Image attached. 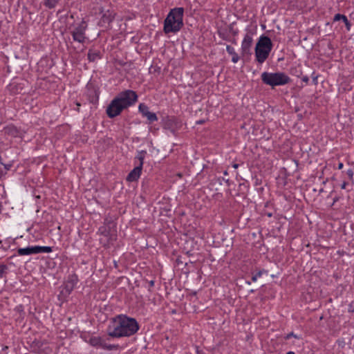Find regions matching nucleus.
<instances>
[{"label":"nucleus","mask_w":354,"mask_h":354,"mask_svg":"<svg viewBox=\"0 0 354 354\" xmlns=\"http://www.w3.org/2000/svg\"><path fill=\"white\" fill-rule=\"evenodd\" d=\"M138 329L139 325L134 318L119 315L111 319L107 328V334L115 338L129 337L136 333Z\"/></svg>","instance_id":"f257e3e1"},{"label":"nucleus","mask_w":354,"mask_h":354,"mask_svg":"<svg viewBox=\"0 0 354 354\" xmlns=\"http://www.w3.org/2000/svg\"><path fill=\"white\" fill-rule=\"evenodd\" d=\"M138 100V95L132 90L120 92L108 105L106 113L109 118L119 115L124 109L133 105Z\"/></svg>","instance_id":"f03ea898"},{"label":"nucleus","mask_w":354,"mask_h":354,"mask_svg":"<svg viewBox=\"0 0 354 354\" xmlns=\"http://www.w3.org/2000/svg\"><path fill=\"white\" fill-rule=\"evenodd\" d=\"M183 8L171 9L164 20L163 31L165 34L176 33L183 26Z\"/></svg>","instance_id":"7ed1b4c3"},{"label":"nucleus","mask_w":354,"mask_h":354,"mask_svg":"<svg viewBox=\"0 0 354 354\" xmlns=\"http://www.w3.org/2000/svg\"><path fill=\"white\" fill-rule=\"evenodd\" d=\"M272 49V43L271 39L267 36H261L255 47L257 62L263 64L268 59Z\"/></svg>","instance_id":"20e7f679"},{"label":"nucleus","mask_w":354,"mask_h":354,"mask_svg":"<svg viewBox=\"0 0 354 354\" xmlns=\"http://www.w3.org/2000/svg\"><path fill=\"white\" fill-rule=\"evenodd\" d=\"M261 77L264 84L270 86L272 88L277 86H283L290 82V78L282 72H263Z\"/></svg>","instance_id":"39448f33"},{"label":"nucleus","mask_w":354,"mask_h":354,"mask_svg":"<svg viewBox=\"0 0 354 354\" xmlns=\"http://www.w3.org/2000/svg\"><path fill=\"white\" fill-rule=\"evenodd\" d=\"M98 233L104 236V239H100V243L104 247L109 248L116 239L115 224L111 221L105 222L102 226L100 227Z\"/></svg>","instance_id":"423d86ee"},{"label":"nucleus","mask_w":354,"mask_h":354,"mask_svg":"<svg viewBox=\"0 0 354 354\" xmlns=\"http://www.w3.org/2000/svg\"><path fill=\"white\" fill-rule=\"evenodd\" d=\"M86 29L87 24L84 20H82L73 30H71L73 39L78 43L84 44L87 39L86 36Z\"/></svg>","instance_id":"0eeeda50"},{"label":"nucleus","mask_w":354,"mask_h":354,"mask_svg":"<svg viewBox=\"0 0 354 354\" xmlns=\"http://www.w3.org/2000/svg\"><path fill=\"white\" fill-rule=\"evenodd\" d=\"M253 39L251 33H247L241 43V51L243 55H251V47L252 45Z\"/></svg>","instance_id":"6e6552de"},{"label":"nucleus","mask_w":354,"mask_h":354,"mask_svg":"<svg viewBox=\"0 0 354 354\" xmlns=\"http://www.w3.org/2000/svg\"><path fill=\"white\" fill-rule=\"evenodd\" d=\"M138 110L143 117H145L149 120V123H152L158 120V117L155 113L150 112L149 107L144 103L140 104Z\"/></svg>","instance_id":"1a4fd4ad"},{"label":"nucleus","mask_w":354,"mask_h":354,"mask_svg":"<svg viewBox=\"0 0 354 354\" xmlns=\"http://www.w3.org/2000/svg\"><path fill=\"white\" fill-rule=\"evenodd\" d=\"M142 167L141 165H137L127 176V180L129 182L136 181L140 176Z\"/></svg>","instance_id":"9d476101"},{"label":"nucleus","mask_w":354,"mask_h":354,"mask_svg":"<svg viewBox=\"0 0 354 354\" xmlns=\"http://www.w3.org/2000/svg\"><path fill=\"white\" fill-rule=\"evenodd\" d=\"M17 254L19 256H26L37 254L36 245L29 246L24 248L17 249Z\"/></svg>","instance_id":"9b49d317"},{"label":"nucleus","mask_w":354,"mask_h":354,"mask_svg":"<svg viewBox=\"0 0 354 354\" xmlns=\"http://www.w3.org/2000/svg\"><path fill=\"white\" fill-rule=\"evenodd\" d=\"M115 15V14L113 11H111L109 10L105 11L101 19L102 23L109 24L114 19Z\"/></svg>","instance_id":"f8f14e48"},{"label":"nucleus","mask_w":354,"mask_h":354,"mask_svg":"<svg viewBox=\"0 0 354 354\" xmlns=\"http://www.w3.org/2000/svg\"><path fill=\"white\" fill-rule=\"evenodd\" d=\"M104 341L100 337L93 336L88 340V343L93 347L102 348Z\"/></svg>","instance_id":"ddd939ff"},{"label":"nucleus","mask_w":354,"mask_h":354,"mask_svg":"<svg viewBox=\"0 0 354 354\" xmlns=\"http://www.w3.org/2000/svg\"><path fill=\"white\" fill-rule=\"evenodd\" d=\"M87 57L89 62H95L102 57L100 50L93 49H89Z\"/></svg>","instance_id":"4468645a"},{"label":"nucleus","mask_w":354,"mask_h":354,"mask_svg":"<svg viewBox=\"0 0 354 354\" xmlns=\"http://www.w3.org/2000/svg\"><path fill=\"white\" fill-rule=\"evenodd\" d=\"M36 250H37V254L43 253V252L49 253L53 251V249L50 246L36 245Z\"/></svg>","instance_id":"2eb2a0df"},{"label":"nucleus","mask_w":354,"mask_h":354,"mask_svg":"<svg viewBox=\"0 0 354 354\" xmlns=\"http://www.w3.org/2000/svg\"><path fill=\"white\" fill-rule=\"evenodd\" d=\"M60 0H44V5L49 8H54Z\"/></svg>","instance_id":"dca6fc26"},{"label":"nucleus","mask_w":354,"mask_h":354,"mask_svg":"<svg viewBox=\"0 0 354 354\" xmlns=\"http://www.w3.org/2000/svg\"><path fill=\"white\" fill-rule=\"evenodd\" d=\"M146 153V151H141L138 153L136 157V159H138L139 160V164L138 165H141V167H142L143 166L144 159Z\"/></svg>","instance_id":"f3484780"},{"label":"nucleus","mask_w":354,"mask_h":354,"mask_svg":"<svg viewBox=\"0 0 354 354\" xmlns=\"http://www.w3.org/2000/svg\"><path fill=\"white\" fill-rule=\"evenodd\" d=\"M120 348L118 344H108L104 341L102 344V349L107 351L118 350Z\"/></svg>","instance_id":"a211bd4d"},{"label":"nucleus","mask_w":354,"mask_h":354,"mask_svg":"<svg viewBox=\"0 0 354 354\" xmlns=\"http://www.w3.org/2000/svg\"><path fill=\"white\" fill-rule=\"evenodd\" d=\"M340 19H342L346 26L349 24L347 17L345 15L341 14H336L334 17L333 21H337Z\"/></svg>","instance_id":"6ab92c4d"},{"label":"nucleus","mask_w":354,"mask_h":354,"mask_svg":"<svg viewBox=\"0 0 354 354\" xmlns=\"http://www.w3.org/2000/svg\"><path fill=\"white\" fill-rule=\"evenodd\" d=\"M5 132L9 134H15L17 133V130L13 127H7L5 128Z\"/></svg>","instance_id":"aec40b11"},{"label":"nucleus","mask_w":354,"mask_h":354,"mask_svg":"<svg viewBox=\"0 0 354 354\" xmlns=\"http://www.w3.org/2000/svg\"><path fill=\"white\" fill-rule=\"evenodd\" d=\"M226 50H227V52L230 55H234L235 53H236L235 52L234 48L232 46H230V45H227V46H226Z\"/></svg>","instance_id":"412c9836"},{"label":"nucleus","mask_w":354,"mask_h":354,"mask_svg":"<svg viewBox=\"0 0 354 354\" xmlns=\"http://www.w3.org/2000/svg\"><path fill=\"white\" fill-rule=\"evenodd\" d=\"M268 273V271L264 270V269H262V270H259L257 273H255V275L259 278L261 277L263 274H267Z\"/></svg>","instance_id":"4be33fe9"},{"label":"nucleus","mask_w":354,"mask_h":354,"mask_svg":"<svg viewBox=\"0 0 354 354\" xmlns=\"http://www.w3.org/2000/svg\"><path fill=\"white\" fill-rule=\"evenodd\" d=\"M8 269L7 266L6 265H0V274L2 276Z\"/></svg>","instance_id":"5701e85b"},{"label":"nucleus","mask_w":354,"mask_h":354,"mask_svg":"<svg viewBox=\"0 0 354 354\" xmlns=\"http://www.w3.org/2000/svg\"><path fill=\"white\" fill-rule=\"evenodd\" d=\"M232 62L233 63H236L239 60V57L237 53H235L234 55H232Z\"/></svg>","instance_id":"b1692460"},{"label":"nucleus","mask_w":354,"mask_h":354,"mask_svg":"<svg viewBox=\"0 0 354 354\" xmlns=\"http://www.w3.org/2000/svg\"><path fill=\"white\" fill-rule=\"evenodd\" d=\"M292 337H294L295 338H299V337L297 335H295L293 332H291L286 335V336L285 337V339H289Z\"/></svg>","instance_id":"393cba45"},{"label":"nucleus","mask_w":354,"mask_h":354,"mask_svg":"<svg viewBox=\"0 0 354 354\" xmlns=\"http://www.w3.org/2000/svg\"><path fill=\"white\" fill-rule=\"evenodd\" d=\"M346 174L348 175V178H349L350 179H353V170H352L351 169H348V170L346 171Z\"/></svg>","instance_id":"a878e982"},{"label":"nucleus","mask_w":354,"mask_h":354,"mask_svg":"<svg viewBox=\"0 0 354 354\" xmlns=\"http://www.w3.org/2000/svg\"><path fill=\"white\" fill-rule=\"evenodd\" d=\"M301 80H302V81H303L304 82H305L306 84H308V82H309V78H308V77L307 75L303 76V77H301Z\"/></svg>","instance_id":"bb28decb"},{"label":"nucleus","mask_w":354,"mask_h":354,"mask_svg":"<svg viewBox=\"0 0 354 354\" xmlns=\"http://www.w3.org/2000/svg\"><path fill=\"white\" fill-rule=\"evenodd\" d=\"M346 185H347V183H346V182H345V181H344V182L342 183V184L341 185V188H342V189H345V188H346Z\"/></svg>","instance_id":"cd10ccee"},{"label":"nucleus","mask_w":354,"mask_h":354,"mask_svg":"<svg viewBox=\"0 0 354 354\" xmlns=\"http://www.w3.org/2000/svg\"><path fill=\"white\" fill-rule=\"evenodd\" d=\"M154 281L151 280L149 282V287L152 288L154 286Z\"/></svg>","instance_id":"c85d7f7f"},{"label":"nucleus","mask_w":354,"mask_h":354,"mask_svg":"<svg viewBox=\"0 0 354 354\" xmlns=\"http://www.w3.org/2000/svg\"><path fill=\"white\" fill-rule=\"evenodd\" d=\"M258 277L254 274H253L252 277V281L255 282L257 280Z\"/></svg>","instance_id":"c756f323"},{"label":"nucleus","mask_w":354,"mask_h":354,"mask_svg":"<svg viewBox=\"0 0 354 354\" xmlns=\"http://www.w3.org/2000/svg\"><path fill=\"white\" fill-rule=\"evenodd\" d=\"M343 167H344L343 163H342V162H339V163L338 164V167H337V168H338L339 169H342L343 168Z\"/></svg>","instance_id":"7c9ffc66"},{"label":"nucleus","mask_w":354,"mask_h":354,"mask_svg":"<svg viewBox=\"0 0 354 354\" xmlns=\"http://www.w3.org/2000/svg\"><path fill=\"white\" fill-rule=\"evenodd\" d=\"M232 167L234 168V169H237L239 167V164H236V163H234L232 165Z\"/></svg>","instance_id":"2f4dec72"},{"label":"nucleus","mask_w":354,"mask_h":354,"mask_svg":"<svg viewBox=\"0 0 354 354\" xmlns=\"http://www.w3.org/2000/svg\"><path fill=\"white\" fill-rule=\"evenodd\" d=\"M313 82H315V84H317V77L315 76V77H313Z\"/></svg>","instance_id":"473e14b6"},{"label":"nucleus","mask_w":354,"mask_h":354,"mask_svg":"<svg viewBox=\"0 0 354 354\" xmlns=\"http://www.w3.org/2000/svg\"><path fill=\"white\" fill-rule=\"evenodd\" d=\"M286 354H295L293 351H289Z\"/></svg>","instance_id":"72a5a7b5"},{"label":"nucleus","mask_w":354,"mask_h":354,"mask_svg":"<svg viewBox=\"0 0 354 354\" xmlns=\"http://www.w3.org/2000/svg\"><path fill=\"white\" fill-rule=\"evenodd\" d=\"M224 175H227V171H224Z\"/></svg>","instance_id":"f704fd0d"},{"label":"nucleus","mask_w":354,"mask_h":354,"mask_svg":"<svg viewBox=\"0 0 354 354\" xmlns=\"http://www.w3.org/2000/svg\"><path fill=\"white\" fill-rule=\"evenodd\" d=\"M77 105L78 106H80V103H77Z\"/></svg>","instance_id":"c9c22d12"}]
</instances>
